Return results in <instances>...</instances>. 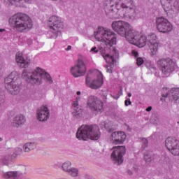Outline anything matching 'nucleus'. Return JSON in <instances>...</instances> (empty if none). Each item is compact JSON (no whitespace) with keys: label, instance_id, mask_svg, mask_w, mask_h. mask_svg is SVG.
Instances as JSON below:
<instances>
[{"label":"nucleus","instance_id":"f257e3e1","mask_svg":"<svg viewBox=\"0 0 179 179\" xmlns=\"http://www.w3.org/2000/svg\"><path fill=\"white\" fill-rule=\"evenodd\" d=\"M110 3L105 6L106 15H110L115 19L125 17L127 13L135 11L134 0H109Z\"/></svg>","mask_w":179,"mask_h":179},{"label":"nucleus","instance_id":"f03ea898","mask_svg":"<svg viewBox=\"0 0 179 179\" xmlns=\"http://www.w3.org/2000/svg\"><path fill=\"white\" fill-rule=\"evenodd\" d=\"M76 138L79 141H99L100 139V129L96 124H83L77 131Z\"/></svg>","mask_w":179,"mask_h":179},{"label":"nucleus","instance_id":"7ed1b4c3","mask_svg":"<svg viewBox=\"0 0 179 179\" xmlns=\"http://www.w3.org/2000/svg\"><path fill=\"white\" fill-rule=\"evenodd\" d=\"M10 24H13L15 30L22 33L23 31H28L33 27V23L30 17L22 13H18L14 15L9 19Z\"/></svg>","mask_w":179,"mask_h":179},{"label":"nucleus","instance_id":"20e7f679","mask_svg":"<svg viewBox=\"0 0 179 179\" xmlns=\"http://www.w3.org/2000/svg\"><path fill=\"white\" fill-rule=\"evenodd\" d=\"M22 76L25 80H30L31 83H34V85H41L43 79H46L47 82L52 83L51 76L39 67H37L32 73H28L24 69L22 73Z\"/></svg>","mask_w":179,"mask_h":179},{"label":"nucleus","instance_id":"39448f33","mask_svg":"<svg viewBox=\"0 0 179 179\" xmlns=\"http://www.w3.org/2000/svg\"><path fill=\"white\" fill-rule=\"evenodd\" d=\"M96 41H104L108 48H111L113 45L117 44V34L111 29H106L103 27H99L94 34Z\"/></svg>","mask_w":179,"mask_h":179},{"label":"nucleus","instance_id":"423d86ee","mask_svg":"<svg viewBox=\"0 0 179 179\" xmlns=\"http://www.w3.org/2000/svg\"><path fill=\"white\" fill-rule=\"evenodd\" d=\"M5 87L8 93L16 96L20 93V78L16 72H12L4 79Z\"/></svg>","mask_w":179,"mask_h":179},{"label":"nucleus","instance_id":"0eeeda50","mask_svg":"<svg viewBox=\"0 0 179 179\" xmlns=\"http://www.w3.org/2000/svg\"><path fill=\"white\" fill-rule=\"evenodd\" d=\"M49 27L50 30L49 34L51 35L49 38H57V36L61 35V31L64 29V22L59 17L52 15L49 18Z\"/></svg>","mask_w":179,"mask_h":179},{"label":"nucleus","instance_id":"6e6552de","mask_svg":"<svg viewBox=\"0 0 179 179\" xmlns=\"http://www.w3.org/2000/svg\"><path fill=\"white\" fill-rule=\"evenodd\" d=\"M159 69L164 76L171 75L177 68V64L171 58H163L157 62Z\"/></svg>","mask_w":179,"mask_h":179},{"label":"nucleus","instance_id":"1a4fd4ad","mask_svg":"<svg viewBox=\"0 0 179 179\" xmlns=\"http://www.w3.org/2000/svg\"><path fill=\"white\" fill-rule=\"evenodd\" d=\"M99 52L105 61L109 64V65L106 66L107 72L108 73H113V68H114V64L116 62L115 58L118 57V50H116L115 48H112L113 55H110L106 51V49L103 50V48H101Z\"/></svg>","mask_w":179,"mask_h":179},{"label":"nucleus","instance_id":"9d476101","mask_svg":"<svg viewBox=\"0 0 179 179\" xmlns=\"http://www.w3.org/2000/svg\"><path fill=\"white\" fill-rule=\"evenodd\" d=\"M113 151L111 153V159L115 164L120 166L124 163V156L127 153V148L124 145H118L113 148Z\"/></svg>","mask_w":179,"mask_h":179},{"label":"nucleus","instance_id":"9b49d317","mask_svg":"<svg viewBox=\"0 0 179 179\" xmlns=\"http://www.w3.org/2000/svg\"><path fill=\"white\" fill-rule=\"evenodd\" d=\"M87 106L93 113H103V101L96 96L91 95L87 99Z\"/></svg>","mask_w":179,"mask_h":179},{"label":"nucleus","instance_id":"f8f14e48","mask_svg":"<svg viewBox=\"0 0 179 179\" xmlns=\"http://www.w3.org/2000/svg\"><path fill=\"white\" fill-rule=\"evenodd\" d=\"M156 27L159 33H170L173 30V24L163 17L156 19Z\"/></svg>","mask_w":179,"mask_h":179},{"label":"nucleus","instance_id":"ddd939ff","mask_svg":"<svg viewBox=\"0 0 179 179\" xmlns=\"http://www.w3.org/2000/svg\"><path fill=\"white\" fill-rule=\"evenodd\" d=\"M112 29L119 34V36H121V37H124L125 34H127V30H129V27L131 25L124 21H114L112 23Z\"/></svg>","mask_w":179,"mask_h":179},{"label":"nucleus","instance_id":"4468645a","mask_svg":"<svg viewBox=\"0 0 179 179\" xmlns=\"http://www.w3.org/2000/svg\"><path fill=\"white\" fill-rule=\"evenodd\" d=\"M91 73H92V71L90 70L85 78L86 85L87 86H88V87H90V89H94L95 90H97V89H100L101 86H103V74L101 72H99L97 74V79L94 80L92 81V83H90V76H89Z\"/></svg>","mask_w":179,"mask_h":179},{"label":"nucleus","instance_id":"2eb2a0df","mask_svg":"<svg viewBox=\"0 0 179 179\" xmlns=\"http://www.w3.org/2000/svg\"><path fill=\"white\" fill-rule=\"evenodd\" d=\"M71 73L74 78L83 76L86 73V65L83 60L79 59L76 65L71 69Z\"/></svg>","mask_w":179,"mask_h":179},{"label":"nucleus","instance_id":"dca6fc26","mask_svg":"<svg viewBox=\"0 0 179 179\" xmlns=\"http://www.w3.org/2000/svg\"><path fill=\"white\" fill-rule=\"evenodd\" d=\"M127 139V134L124 131H114L110 136V140L113 145H122Z\"/></svg>","mask_w":179,"mask_h":179},{"label":"nucleus","instance_id":"f3484780","mask_svg":"<svg viewBox=\"0 0 179 179\" xmlns=\"http://www.w3.org/2000/svg\"><path fill=\"white\" fill-rule=\"evenodd\" d=\"M147 45L150 50L151 55H156V54H157L159 43H157V37L155 34H152L148 37Z\"/></svg>","mask_w":179,"mask_h":179},{"label":"nucleus","instance_id":"a211bd4d","mask_svg":"<svg viewBox=\"0 0 179 179\" xmlns=\"http://www.w3.org/2000/svg\"><path fill=\"white\" fill-rule=\"evenodd\" d=\"M50 118V110L45 106H42L37 110V119L41 122L47 121Z\"/></svg>","mask_w":179,"mask_h":179},{"label":"nucleus","instance_id":"6ab92c4d","mask_svg":"<svg viewBox=\"0 0 179 179\" xmlns=\"http://www.w3.org/2000/svg\"><path fill=\"white\" fill-rule=\"evenodd\" d=\"M2 178L5 179H29L23 176V174L19 171H2Z\"/></svg>","mask_w":179,"mask_h":179},{"label":"nucleus","instance_id":"aec40b11","mask_svg":"<svg viewBox=\"0 0 179 179\" xmlns=\"http://www.w3.org/2000/svg\"><path fill=\"white\" fill-rule=\"evenodd\" d=\"M72 108L71 115L74 118L79 119L83 115V110L82 109V106H79L78 101L73 102Z\"/></svg>","mask_w":179,"mask_h":179},{"label":"nucleus","instance_id":"412c9836","mask_svg":"<svg viewBox=\"0 0 179 179\" xmlns=\"http://www.w3.org/2000/svg\"><path fill=\"white\" fill-rule=\"evenodd\" d=\"M138 32L135 30L131 29V27H129V30L126 32V34L124 36L125 38L130 43V44H134L135 43V40H136V37L138 36Z\"/></svg>","mask_w":179,"mask_h":179},{"label":"nucleus","instance_id":"4be33fe9","mask_svg":"<svg viewBox=\"0 0 179 179\" xmlns=\"http://www.w3.org/2000/svg\"><path fill=\"white\" fill-rule=\"evenodd\" d=\"M24 122H26V117H24L23 115H18L13 117L11 126L13 127V128H18L24 125Z\"/></svg>","mask_w":179,"mask_h":179},{"label":"nucleus","instance_id":"5701e85b","mask_svg":"<svg viewBox=\"0 0 179 179\" xmlns=\"http://www.w3.org/2000/svg\"><path fill=\"white\" fill-rule=\"evenodd\" d=\"M178 144L179 141L174 137H168L165 141L166 148L169 152L175 148Z\"/></svg>","mask_w":179,"mask_h":179},{"label":"nucleus","instance_id":"b1692460","mask_svg":"<svg viewBox=\"0 0 179 179\" xmlns=\"http://www.w3.org/2000/svg\"><path fill=\"white\" fill-rule=\"evenodd\" d=\"M146 41H148V39H146V36L145 35H139V34L136 36L135 41L133 43L134 45H137V47H145L146 45Z\"/></svg>","mask_w":179,"mask_h":179},{"label":"nucleus","instance_id":"393cba45","mask_svg":"<svg viewBox=\"0 0 179 179\" xmlns=\"http://www.w3.org/2000/svg\"><path fill=\"white\" fill-rule=\"evenodd\" d=\"M16 62L20 64V68H28L30 65V60L24 59L22 55L20 54H17L15 57Z\"/></svg>","mask_w":179,"mask_h":179},{"label":"nucleus","instance_id":"a878e982","mask_svg":"<svg viewBox=\"0 0 179 179\" xmlns=\"http://www.w3.org/2000/svg\"><path fill=\"white\" fill-rule=\"evenodd\" d=\"M171 100L174 103H179V88H172L171 90Z\"/></svg>","mask_w":179,"mask_h":179},{"label":"nucleus","instance_id":"bb28decb","mask_svg":"<svg viewBox=\"0 0 179 179\" xmlns=\"http://www.w3.org/2000/svg\"><path fill=\"white\" fill-rule=\"evenodd\" d=\"M161 3L162 5V8L165 12H170L171 9L174 10V7L171 8V1H169L166 0H161Z\"/></svg>","mask_w":179,"mask_h":179},{"label":"nucleus","instance_id":"cd10ccee","mask_svg":"<svg viewBox=\"0 0 179 179\" xmlns=\"http://www.w3.org/2000/svg\"><path fill=\"white\" fill-rule=\"evenodd\" d=\"M36 143H27L23 145V150L25 152H31V150H34L36 148Z\"/></svg>","mask_w":179,"mask_h":179},{"label":"nucleus","instance_id":"c85d7f7f","mask_svg":"<svg viewBox=\"0 0 179 179\" xmlns=\"http://www.w3.org/2000/svg\"><path fill=\"white\" fill-rule=\"evenodd\" d=\"M11 5H15V6H23V3L26 2L27 3H30L31 0H8Z\"/></svg>","mask_w":179,"mask_h":179},{"label":"nucleus","instance_id":"c756f323","mask_svg":"<svg viewBox=\"0 0 179 179\" xmlns=\"http://www.w3.org/2000/svg\"><path fill=\"white\" fill-rule=\"evenodd\" d=\"M11 156L10 155H6L1 157V163L3 164V166H9L11 163Z\"/></svg>","mask_w":179,"mask_h":179},{"label":"nucleus","instance_id":"7c9ffc66","mask_svg":"<svg viewBox=\"0 0 179 179\" xmlns=\"http://www.w3.org/2000/svg\"><path fill=\"white\" fill-rule=\"evenodd\" d=\"M71 166H72V164L71 163V162L68 161L62 164V169L63 171H65V173H68L72 169Z\"/></svg>","mask_w":179,"mask_h":179},{"label":"nucleus","instance_id":"2f4dec72","mask_svg":"<svg viewBox=\"0 0 179 179\" xmlns=\"http://www.w3.org/2000/svg\"><path fill=\"white\" fill-rule=\"evenodd\" d=\"M67 173L71 177L76 178L79 176V169L78 168H71Z\"/></svg>","mask_w":179,"mask_h":179},{"label":"nucleus","instance_id":"473e14b6","mask_svg":"<svg viewBox=\"0 0 179 179\" xmlns=\"http://www.w3.org/2000/svg\"><path fill=\"white\" fill-rule=\"evenodd\" d=\"M144 157H145V160L147 163H150V162H152V160H155L156 155H145L144 156Z\"/></svg>","mask_w":179,"mask_h":179},{"label":"nucleus","instance_id":"72a5a7b5","mask_svg":"<svg viewBox=\"0 0 179 179\" xmlns=\"http://www.w3.org/2000/svg\"><path fill=\"white\" fill-rule=\"evenodd\" d=\"M170 152L173 156H179V144L176 145L173 149L171 150Z\"/></svg>","mask_w":179,"mask_h":179},{"label":"nucleus","instance_id":"f704fd0d","mask_svg":"<svg viewBox=\"0 0 179 179\" xmlns=\"http://www.w3.org/2000/svg\"><path fill=\"white\" fill-rule=\"evenodd\" d=\"M141 142H142V148L146 149V148H148V146L149 145V141H148L147 138H143L141 139Z\"/></svg>","mask_w":179,"mask_h":179},{"label":"nucleus","instance_id":"c9c22d12","mask_svg":"<svg viewBox=\"0 0 179 179\" xmlns=\"http://www.w3.org/2000/svg\"><path fill=\"white\" fill-rule=\"evenodd\" d=\"M173 12H179V0H177L173 3Z\"/></svg>","mask_w":179,"mask_h":179},{"label":"nucleus","instance_id":"e433bc0d","mask_svg":"<svg viewBox=\"0 0 179 179\" xmlns=\"http://www.w3.org/2000/svg\"><path fill=\"white\" fill-rule=\"evenodd\" d=\"M22 152H23V149L20 148H15L14 154L15 155V156H19L22 155Z\"/></svg>","mask_w":179,"mask_h":179},{"label":"nucleus","instance_id":"4c0bfd02","mask_svg":"<svg viewBox=\"0 0 179 179\" xmlns=\"http://www.w3.org/2000/svg\"><path fill=\"white\" fill-rule=\"evenodd\" d=\"M143 62H145V61L143 60V59L142 57H137L136 64H137L138 66H141V65H142L143 64Z\"/></svg>","mask_w":179,"mask_h":179},{"label":"nucleus","instance_id":"58836bf2","mask_svg":"<svg viewBox=\"0 0 179 179\" xmlns=\"http://www.w3.org/2000/svg\"><path fill=\"white\" fill-rule=\"evenodd\" d=\"M104 128L107 129L108 132H113V129H108L110 128V125H108V123H103Z\"/></svg>","mask_w":179,"mask_h":179},{"label":"nucleus","instance_id":"ea45409f","mask_svg":"<svg viewBox=\"0 0 179 179\" xmlns=\"http://www.w3.org/2000/svg\"><path fill=\"white\" fill-rule=\"evenodd\" d=\"M132 104V102L131 101V99L129 98L125 100L124 101V105L126 107H128V106H131Z\"/></svg>","mask_w":179,"mask_h":179},{"label":"nucleus","instance_id":"a19ab883","mask_svg":"<svg viewBox=\"0 0 179 179\" xmlns=\"http://www.w3.org/2000/svg\"><path fill=\"white\" fill-rule=\"evenodd\" d=\"M102 99L105 103L107 101V92L102 93Z\"/></svg>","mask_w":179,"mask_h":179},{"label":"nucleus","instance_id":"79ce46f5","mask_svg":"<svg viewBox=\"0 0 179 179\" xmlns=\"http://www.w3.org/2000/svg\"><path fill=\"white\" fill-rule=\"evenodd\" d=\"M132 55L134 57H135V58L138 57V56L139 55V53H138V52L135 51V50H133L132 51Z\"/></svg>","mask_w":179,"mask_h":179},{"label":"nucleus","instance_id":"37998d69","mask_svg":"<svg viewBox=\"0 0 179 179\" xmlns=\"http://www.w3.org/2000/svg\"><path fill=\"white\" fill-rule=\"evenodd\" d=\"M92 52H94V54H96V52L99 51V50H97V48L94 47L91 49L90 50Z\"/></svg>","mask_w":179,"mask_h":179},{"label":"nucleus","instance_id":"c03bdc74","mask_svg":"<svg viewBox=\"0 0 179 179\" xmlns=\"http://www.w3.org/2000/svg\"><path fill=\"white\" fill-rule=\"evenodd\" d=\"M169 94L168 92H166V93L164 94H162V97H169Z\"/></svg>","mask_w":179,"mask_h":179},{"label":"nucleus","instance_id":"a18cd8bd","mask_svg":"<svg viewBox=\"0 0 179 179\" xmlns=\"http://www.w3.org/2000/svg\"><path fill=\"white\" fill-rule=\"evenodd\" d=\"M145 111H148V112L152 111V106L148 107V108L145 109Z\"/></svg>","mask_w":179,"mask_h":179},{"label":"nucleus","instance_id":"49530a36","mask_svg":"<svg viewBox=\"0 0 179 179\" xmlns=\"http://www.w3.org/2000/svg\"><path fill=\"white\" fill-rule=\"evenodd\" d=\"M112 97H113L115 99V100H118V99H120V96L117 95V96H112Z\"/></svg>","mask_w":179,"mask_h":179},{"label":"nucleus","instance_id":"de8ad7c7","mask_svg":"<svg viewBox=\"0 0 179 179\" xmlns=\"http://www.w3.org/2000/svg\"><path fill=\"white\" fill-rule=\"evenodd\" d=\"M85 178H86V179H94V178L90 177L89 175H86V176H85Z\"/></svg>","mask_w":179,"mask_h":179},{"label":"nucleus","instance_id":"09e8293b","mask_svg":"<svg viewBox=\"0 0 179 179\" xmlns=\"http://www.w3.org/2000/svg\"><path fill=\"white\" fill-rule=\"evenodd\" d=\"M127 173L129 176H132V171L131 170H128Z\"/></svg>","mask_w":179,"mask_h":179},{"label":"nucleus","instance_id":"8fccbe9b","mask_svg":"<svg viewBox=\"0 0 179 179\" xmlns=\"http://www.w3.org/2000/svg\"><path fill=\"white\" fill-rule=\"evenodd\" d=\"M71 48H72V46L69 45L66 48V51H69L71 50Z\"/></svg>","mask_w":179,"mask_h":179},{"label":"nucleus","instance_id":"3c124183","mask_svg":"<svg viewBox=\"0 0 179 179\" xmlns=\"http://www.w3.org/2000/svg\"><path fill=\"white\" fill-rule=\"evenodd\" d=\"M78 100H80V96H78V97L76 98V101H78V103H79Z\"/></svg>","mask_w":179,"mask_h":179},{"label":"nucleus","instance_id":"603ef678","mask_svg":"<svg viewBox=\"0 0 179 179\" xmlns=\"http://www.w3.org/2000/svg\"><path fill=\"white\" fill-rule=\"evenodd\" d=\"M3 31H5V29H0V33H2Z\"/></svg>","mask_w":179,"mask_h":179},{"label":"nucleus","instance_id":"864d4df0","mask_svg":"<svg viewBox=\"0 0 179 179\" xmlns=\"http://www.w3.org/2000/svg\"><path fill=\"white\" fill-rule=\"evenodd\" d=\"M77 95H78V96H80V91H78V92H77Z\"/></svg>","mask_w":179,"mask_h":179},{"label":"nucleus","instance_id":"5fc2aeb1","mask_svg":"<svg viewBox=\"0 0 179 179\" xmlns=\"http://www.w3.org/2000/svg\"><path fill=\"white\" fill-rule=\"evenodd\" d=\"M131 96H132V94L129 93V94H128V97H131Z\"/></svg>","mask_w":179,"mask_h":179},{"label":"nucleus","instance_id":"6e6d98bb","mask_svg":"<svg viewBox=\"0 0 179 179\" xmlns=\"http://www.w3.org/2000/svg\"><path fill=\"white\" fill-rule=\"evenodd\" d=\"M2 141H3V138L0 137V142H2Z\"/></svg>","mask_w":179,"mask_h":179},{"label":"nucleus","instance_id":"4d7b16f0","mask_svg":"<svg viewBox=\"0 0 179 179\" xmlns=\"http://www.w3.org/2000/svg\"><path fill=\"white\" fill-rule=\"evenodd\" d=\"M0 149H1V145H0Z\"/></svg>","mask_w":179,"mask_h":179}]
</instances>
